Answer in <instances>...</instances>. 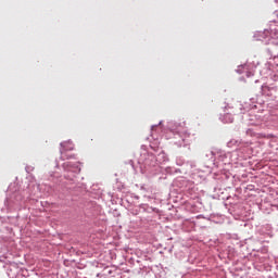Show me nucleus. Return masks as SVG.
Wrapping results in <instances>:
<instances>
[{
	"label": "nucleus",
	"mask_w": 278,
	"mask_h": 278,
	"mask_svg": "<svg viewBox=\"0 0 278 278\" xmlns=\"http://www.w3.org/2000/svg\"><path fill=\"white\" fill-rule=\"evenodd\" d=\"M173 130L176 134H186V122L176 123L175 126L173 127Z\"/></svg>",
	"instance_id": "f257e3e1"
},
{
	"label": "nucleus",
	"mask_w": 278,
	"mask_h": 278,
	"mask_svg": "<svg viewBox=\"0 0 278 278\" xmlns=\"http://www.w3.org/2000/svg\"><path fill=\"white\" fill-rule=\"evenodd\" d=\"M63 168H65L66 170H68L71 168V162H65L63 164Z\"/></svg>",
	"instance_id": "f03ea898"
}]
</instances>
